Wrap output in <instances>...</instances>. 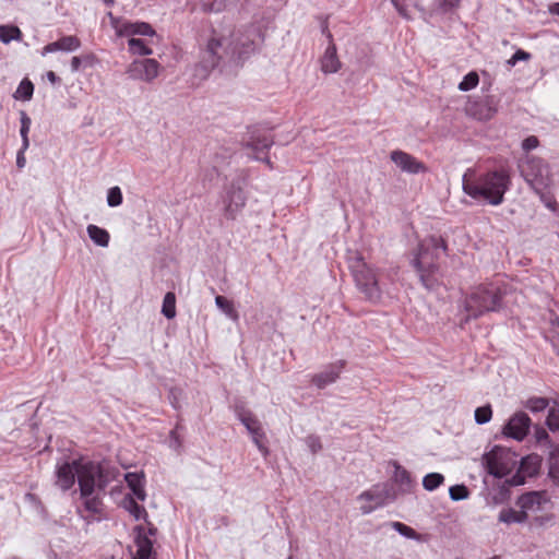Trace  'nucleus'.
Segmentation results:
<instances>
[{"instance_id": "obj_1", "label": "nucleus", "mask_w": 559, "mask_h": 559, "mask_svg": "<svg viewBox=\"0 0 559 559\" xmlns=\"http://www.w3.org/2000/svg\"><path fill=\"white\" fill-rule=\"evenodd\" d=\"M79 486L81 503L76 513L87 524L100 522L107 518L106 507L100 492L105 490L104 469L97 462L75 459L57 463L55 468V486L61 491L71 490L75 483Z\"/></svg>"}, {"instance_id": "obj_18", "label": "nucleus", "mask_w": 559, "mask_h": 559, "mask_svg": "<svg viewBox=\"0 0 559 559\" xmlns=\"http://www.w3.org/2000/svg\"><path fill=\"white\" fill-rule=\"evenodd\" d=\"M341 68L342 62L337 56L336 45L331 41L320 58V69L324 74H332L340 71Z\"/></svg>"}, {"instance_id": "obj_23", "label": "nucleus", "mask_w": 559, "mask_h": 559, "mask_svg": "<svg viewBox=\"0 0 559 559\" xmlns=\"http://www.w3.org/2000/svg\"><path fill=\"white\" fill-rule=\"evenodd\" d=\"M126 481L133 495L141 501H144L146 493L144 490V476L139 473H127Z\"/></svg>"}, {"instance_id": "obj_44", "label": "nucleus", "mask_w": 559, "mask_h": 559, "mask_svg": "<svg viewBox=\"0 0 559 559\" xmlns=\"http://www.w3.org/2000/svg\"><path fill=\"white\" fill-rule=\"evenodd\" d=\"M393 527L406 537H413L415 535V531L412 527H409L401 522H394Z\"/></svg>"}, {"instance_id": "obj_54", "label": "nucleus", "mask_w": 559, "mask_h": 559, "mask_svg": "<svg viewBox=\"0 0 559 559\" xmlns=\"http://www.w3.org/2000/svg\"><path fill=\"white\" fill-rule=\"evenodd\" d=\"M179 428H180V426L176 425L175 429L171 430V432H170L171 438L177 439V431Z\"/></svg>"}, {"instance_id": "obj_21", "label": "nucleus", "mask_w": 559, "mask_h": 559, "mask_svg": "<svg viewBox=\"0 0 559 559\" xmlns=\"http://www.w3.org/2000/svg\"><path fill=\"white\" fill-rule=\"evenodd\" d=\"M466 111L477 120L487 121L495 116L497 109L488 99H484L468 103Z\"/></svg>"}, {"instance_id": "obj_14", "label": "nucleus", "mask_w": 559, "mask_h": 559, "mask_svg": "<svg viewBox=\"0 0 559 559\" xmlns=\"http://www.w3.org/2000/svg\"><path fill=\"white\" fill-rule=\"evenodd\" d=\"M391 160L402 170L408 174H420L427 171V166L413 155L395 150L391 152Z\"/></svg>"}, {"instance_id": "obj_15", "label": "nucleus", "mask_w": 559, "mask_h": 559, "mask_svg": "<svg viewBox=\"0 0 559 559\" xmlns=\"http://www.w3.org/2000/svg\"><path fill=\"white\" fill-rule=\"evenodd\" d=\"M531 418L523 412L515 413L503 428V433L515 440H523L530 429Z\"/></svg>"}, {"instance_id": "obj_34", "label": "nucleus", "mask_w": 559, "mask_h": 559, "mask_svg": "<svg viewBox=\"0 0 559 559\" xmlns=\"http://www.w3.org/2000/svg\"><path fill=\"white\" fill-rule=\"evenodd\" d=\"M479 83V76L476 71L468 72L459 84V90L467 92L475 88Z\"/></svg>"}, {"instance_id": "obj_55", "label": "nucleus", "mask_w": 559, "mask_h": 559, "mask_svg": "<svg viewBox=\"0 0 559 559\" xmlns=\"http://www.w3.org/2000/svg\"><path fill=\"white\" fill-rule=\"evenodd\" d=\"M531 460H536V461H537V456H535V457H531V456L526 457V459L523 461L522 466L524 467V466H525V464H526L528 461H531Z\"/></svg>"}, {"instance_id": "obj_4", "label": "nucleus", "mask_w": 559, "mask_h": 559, "mask_svg": "<svg viewBox=\"0 0 559 559\" xmlns=\"http://www.w3.org/2000/svg\"><path fill=\"white\" fill-rule=\"evenodd\" d=\"M233 41L226 34L211 28L201 35L199 41L200 61L195 72L201 78H206L209 73L226 60H233Z\"/></svg>"}, {"instance_id": "obj_47", "label": "nucleus", "mask_w": 559, "mask_h": 559, "mask_svg": "<svg viewBox=\"0 0 559 559\" xmlns=\"http://www.w3.org/2000/svg\"><path fill=\"white\" fill-rule=\"evenodd\" d=\"M307 443L313 453H316L322 449L320 439L316 436H309L307 438Z\"/></svg>"}, {"instance_id": "obj_46", "label": "nucleus", "mask_w": 559, "mask_h": 559, "mask_svg": "<svg viewBox=\"0 0 559 559\" xmlns=\"http://www.w3.org/2000/svg\"><path fill=\"white\" fill-rule=\"evenodd\" d=\"M531 55L522 49H519L509 60L510 66H514L520 60H528Z\"/></svg>"}, {"instance_id": "obj_7", "label": "nucleus", "mask_w": 559, "mask_h": 559, "mask_svg": "<svg viewBox=\"0 0 559 559\" xmlns=\"http://www.w3.org/2000/svg\"><path fill=\"white\" fill-rule=\"evenodd\" d=\"M348 267L357 289L365 298L373 304L380 301L382 290L379 286L378 272L370 266L361 255L355 251L348 257Z\"/></svg>"}, {"instance_id": "obj_56", "label": "nucleus", "mask_w": 559, "mask_h": 559, "mask_svg": "<svg viewBox=\"0 0 559 559\" xmlns=\"http://www.w3.org/2000/svg\"><path fill=\"white\" fill-rule=\"evenodd\" d=\"M239 0H226V2L228 3V5H231V4H235L237 3Z\"/></svg>"}, {"instance_id": "obj_6", "label": "nucleus", "mask_w": 559, "mask_h": 559, "mask_svg": "<svg viewBox=\"0 0 559 559\" xmlns=\"http://www.w3.org/2000/svg\"><path fill=\"white\" fill-rule=\"evenodd\" d=\"M110 25L118 37H128V50L132 55L148 56L153 49L147 39L136 38V36L153 37L156 32L151 24L146 22H132L122 17L115 16L108 12Z\"/></svg>"}, {"instance_id": "obj_12", "label": "nucleus", "mask_w": 559, "mask_h": 559, "mask_svg": "<svg viewBox=\"0 0 559 559\" xmlns=\"http://www.w3.org/2000/svg\"><path fill=\"white\" fill-rule=\"evenodd\" d=\"M160 64L155 59L134 60L128 67V74L134 80L151 82L157 78Z\"/></svg>"}, {"instance_id": "obj_35", "label": "nucleus", "mask_w": 559, "mask_h": 559, "mask_svg": "<svg viewBox=\"0 0 559 559\" xmlns=\"http://www.w3.org/2000/svg\"><path fill=\"white\" fill-rule=\"evenodd\" d=\"M391 2L394 5V8L397 10L400 15L408 19L409 17L408 7L412 5V7L418 8L419 0H391Z\"/></svg>"}, {"instance_id": "obj_26", "label": "nucleus", "mask_w": 559, "mask_h": 559, "mask_svg": "<svg viewBox=\"0 0 559 559\" xmlns=\"http://www.w3.org/2000/svg\"><path fill=\"white\" fill-rule=\"evenodd\" d=\"M22 32L14 25H0V40L3 44H9L11 40H21Z\"/></svg>"}, {"instance_id": "obj_11", "label": "nucleus", "mask_w": 559, "mask_h": 559, "mask_svg": "<svg viewBox=\"0 0 559 559\" xmlns=\"http://www.w3.org/2000/svg\"><path fill=\"white\" fill-rule=\"evenodd\" d=\"M273 136L267 132L252 131L246 146L252 151V157L257 160H262L272 168V162L266 156L269 150L273 145Z\"/></svg>"}, {"instance_id": "obj_29", "label": "nucleus", "mask_w": 559, "mask_h": 559, "mask_svg": "<svg viewBox=\"0 0 559 559\" xmlns=\"http://www.w3.org/2000/svg\"><path fill=\"white\" fill-rule=\"evenodd\" d=\"M34 93V85L28 79H24L19 84L15 93L14 98L22 99V100H29Z\"/></svg>"}, {"instance_id": "obj_50", "label": "nucleus", "mask_w": 559, "mask_h": 559, "mask_svg": "<svg viewBox=\"0 0 559 559\" xmlns=\"http://www.w3.org/2000/svg\"><path fill=\"white\" fill-rule=\"evenodd\" d=\"M548 12L552 15L559 16V2H554L548 5Z\"/></svg>"}, {"instance_id": "obj_40", "label": "nucleus", "mask_w": 559, "mask_h": 559, "mask_svg": "<svg viewBox=\"0 0 559 559\" xmlns=\"http://www.w3.org/2000/svg\"><path fill=\"white\" fill-rule=\"evenodd\" d=\"M122 192L119 187H112L108 190L107 202L109 206H119L122 203Z\"/></svg>"}, {"instance_id": "obj_53", "label": "nucleus", "mask_w": 559, "mask_h": 559, "mask_svg": "<svg viewBox=\"0 0 559 559\" xmlns=\"http://www.w3.org/2000/svg\"><path fill=\"white\" fill-rule=\"evenodd\" d=\"M47 78H48V80H49L50 82H52V83H55V82L57 81V79H58V78H57V75H56V73H55V72H52V71H49V72L47 73Z\"/></svg>"}, {"instance_id": "obj_16", "label": "nucleus", "mask_w": 559, "mask_h": 559, "mask_svg": "<svg viewBox=\"0 0 559 559\" xmlns=\"http://www.w3.org/2000/svg\"><path fill=\"white\" fill-rule=\"evenodd\" d=\"M246 205V195L241 188H233L224 199V215L227 219H236L239 212Z\"/></svg>"}, {"instance_id": "obj_45", "label": "nucleus", "mask_w": 559, "mask_h": 559, "mask_svg": "<svg viewBox=\"0 0 559 559\" xmlns=\"http://www.w3.org/2000/svg\"><path fill=\"white\" fill-rule=\"evenodd\" d=\"M538 145L539 141L535 135H530L522 142V147L526 152L536 148Z\"/></svg>"}, {"instance_id": "obj_2", "label": "nucleus", "mask_w": 559, "mask_h": 559, "mask_svg": "<svg viewBox=\"0 0 559 559\" xmlns=\"http://www.w3.org/2000/svg\"><path fill=\"white\" fill-rule=\"evenodd\" d=\"M463 191L475 200H485L491 205L503 202L504 193L509 190L511 178L507 169L491 170L480 176L467 169L463 175Z\"/></svg>"}, {"instance_id": "obj_27", "label": "nucleus", "mask_w": 559, "mask_h": 559, "mask_svg": "<svg viewBox=\"0 0 559 559\" xmlns=\"http://www.w3.org/2000/svg\"><path fill=\"white\" fill-rule=\"evenodd\" d=\"M358 499L360 500H366V501H374L376 502V506H371V504H364L361 506V511L364 514H368L370 512H372L376 507H379L382 504V497L380 493H374L373 491L371 490H367V491H364L359 495Z\"/></svg>"}, {"instance_id": "obj_24", "label": "nucleus", "mask_w": 559, "mask_h": 559, "mask_svg": "<svg viewBox=\"0 0 559 559\" xmlns=\"http://www.w3.org/2000/svg\"><path fill=\"white\" fill-rule=\"evenodd\" d=\"M527 520V514L522 509L516 511L512 508L502 509L499 513V521L506 524L523 523Z\"/></svg>"}, {"instance_id": "obj_48", "label": "nucleus", "mask_w": 559, "mask_h": 559, "mask_svg": "<svg viewBox=\"0 0 559 559\" xmlns=\"http://www.w3.org/2000/svg\"><path fill=\"white\" fill-rule=\"evenodd\" d=\"M25 151L26 150H24L23 146H22L21 150L17 153L16 165H17L19 168H23L25 166V163H26L25 155H24Z\"/></svg>"}, {"instance_id": "obj_8", "label": "nucleus", "mask_w": 559, "mask_h": 559, "mask_svg": "<svg viewBox=\"0 0 559 559\" xmlns=\"http://www.w3.org/2000/svg\"><path fill=\"white\" fill-rule=\"evenodd\" d=\"M520 170L525 181L537 193H542L552 183V174L549 165L539 157L527 156V158L520 165Z\"/></svg>"}, {"instance_id": "obj_19", "label": "nucleus", "mask_w": 559, "mask_h": 559, "mask_svg": "<svg viewBox=\"0 0 559 559\" xmlns=\"http://www.w3.org/2000/svg\"><path fill=\"white\" fill-rule=\"evenodd\" d=\"M484 460L489 474L496 477H503L508 473V465L502 461V451L500 449L491 450L485 454Z\"/></svg>"}, {"instance_id": "obj_39", "label": "nucleus", "mask_w": 559, "mask_h": 559, "mask_svg": "<svg viewBox=\"0 0 559 559\" xmlns=\"http://www.w3.org/2000/svg\"><path fill=\"white\" fill-rule=\"evenodd\" d=\"M449 495L452 500L459 501L468 498L469 490L465 485H454L450 487Z\"/></svg>"}, {"instance_id": "obj_30", "label": "nucleus", "mask_w": 559, "mask_h": 559, "mask_svg": "<svg viewBox=\"0 0 559 559\" xmlns=\"http://www.w3.org/2000/svg\"><path fill=\"white\" fill-rule=\"evenodd\" d=\"M162 313L167 319H174L176 317V296L173 292H168L163 300Z\"/></svg>"}, {"instance_id": "obj_20", "label": "nucleus", "mask_w": 559, "mask_h": 559, "mask_svg": "<svg viewBox=\"0 0 559 559\" xmlns=\"http://www.w3.org/2000/svg\"><path fill=\"white\" fill-rule=\"evenodd\" d=\"M229 38L233 41L231 57L234 61L242 60L255 49L254 40L249 37L230 34Z\"/></svg>"}, {"instance_id": "obj_51", "label": "nucleus", "mask_w": 559, "mask_h": 559, "mask_svg": "<svg viewBox=\"0 0 559 559\" xmlns=\"http://www.w3.org/2000/svg\"><path fill=\"white\" fill-rule=\"evenodd\" d=\"M81 67V58L75 56L71 59L72 71H78Z\"/></svg>"}, {"instance_id": "obj_38", "label": "nucleus", "mask_w": 559, "mask_h": 559, "mask_svg": "<svg viewBox=\"0 0 559 559\" xmlns=\"http://www.w3.org/2000/svg\"><path fill=\"white\" fill-rule=\"evenodd\" d=\"M491 417H492V409H491L490 405L477 407L475 409V420L477 424H480V425L486 424V423L490 421Z\"/></svg>"}, {"instance_id": "obj_25", "label": "nucleus", "mask_w": 559, "mask_h": 559, "mask_svg": "<svg viewBox=\"0 0 559 559\" xmlns=\"http://www.w3.org/2000/svg\"><path fill=\"white\" fill-rule=\"evenodd\" d=\"M87 234L96 245L100 247L108 246L110 236L106 229L91 224L87 226Z\"/></svg>"}, {"instance_id": "obj_36", "label": "nucleus", "mask_w": 559, "mask_h": 559, "mask_svg": "<svg viewBox=\"0 0 559 559\" xmlns=\"http://www.w3.org/2000/svg\"><path fill=\"white\" fill-rule=\"evenodd\" d=\"M227 7L226 0H201V8L204 12H221Z\"/></svg>"}, {"instance_id": "obj_42", "label": "nucleus", "mask_w": 559, "mask_h": 559, "mask_svg": "<svg viewBox=\"0 0 559 559\" xmlns=\"http://www.w3.org/2000/svg\"><path fill=\"white\" fill-rule=\"evenodd\" d=\"M436 3L442 13H448L460 5V0H437Z\"/></svg>"}, {"instance_id": "obj_5", "label": "nucleus", "mask_w": 559, "mask_h": 559, "mask_svg": "<svg viewBox=\"0 0 559 559\" xmlns=\"http://www.w3.org/2000/svg\"><path fill=\"white\" fill-rule=\"evenodd\" d=\"M447 250V242L440 236H429L419 245L412 261L413 266L419 275L421 284L431 289L437 285L436 273L438 272V259L440 251Z\"/></svg>"}, {"instance_id": "obj_49", "label": "nucleus", "mask_w": 559, "mask_h": 559, "mask_svg": "<svg viewBox=\"0 0 559 559\" xmlns=\"http://www.w3.org/2000/svg\"><path fill=\"white\" fill-rule=\"evenodd\" d=\"M322 33L328 37L329 43L333 41V35L331 34L329 29L328 20H324L322 23Z\"/></svg>"}, {"instance_id": "obj_13", "label": "nucleus", "mask_w": 559, "mask_h": 559, "mask_svg": "<svg viewBox=\"0 0 559 559\" xmlns=\"http://www.w3.org/2000/svg\"><path fill=\"white\" fill-rule=\"evenodd\" d=\"M345 367L346 360L341 359L332 362L328 365L323 371L313 374L311 377V383L318 389H324L337 381Z\"/></svg>"}, {"instance_id": "obj_3", "label": "nucleus", "mask_w": 559, "mask_h": 559, "mask_svg": "<svg viewBox=\"0 0 559 559\" xmlns=\"http://www.w3.org/2000/svg\"><path fill=\"white\" fill-rule=\"evenodd\" d=\"M503 297L501 288L493 283H480L469 287L462 300V307L466 314L462 319L461 325L487 313L500 311L503 307Z\"/></svg>"}, {"instance_id": "obj_22", "label": "nucleus", "mask_w": 559, "mask_h": 559, "mask_svg": "<svg viewBox=\"0 0 559 559\" xmlns=\"http://www.w3.org/2000/svg\"><path fill=\"white\" fill-rule=\"evenodd\" d=\"M80 47L81 40L76 36L68 35L46 45L43 49V55H46L48 52H56L58 50L73 51L79 49Z\"/></svg>"}, {"instance_id": "obj_17", "label": "nucleus", "mask_w": 559, "mask_h": 559, "mask_svg": "<svg viewBox=\"0 0 559 559\" xmlns=\"http://www.w3.org/2000/svg\"><path fill=\"white\" fill-rule=\"evenodd\" d=\"M548 502L549 498L546 491H530L520 496L516 504L527 514L542 511Z\"/></svg>"}, {"instance_id": "obj_10", "label": "nucleus", "mask_w": 559, "mask_h": 559, "mask_svg": "<svg viewBox=\"0 0 559 559\" xmlns=\"http://www.w3.org/2000/svg\"><path fill=\"white\" fill-rule=\"evenodd\" d=\"M238 418L251 435L252 441L259 451L263 454V456H267L269 449L266 447V436L257 416L250 411H241L238 414Z\"/></svg>"}, {"instance_id": "obj_41", "label": "nucleus", "mask_w": 559, "mask_h": 559, "mask_svg": "<svg viewBox=\"0 0 559 559\" xmlns=\"http://www.w3.org/2000/svg\"><path fill=\"white\" fill-rule=\"evenodd\" d=\"M546 423L550 430H559V407L549 409Z\"/></svg>"}, {"instance_id": "obj_28", "label": "nucleus", "mask_w": 559, "mask_h": 559, "mask_svg": "<svg viewBox=\"0 0 559 559\" xmlns=\"http://www.w3.org/2000/svg\"><path fill=\"white\" fill-rule=\"evenodd\" d=\"M123 506L135 520L145 519L147 516L145 508L139 504L132 497L126 498Z\"/></svg>"}, {"instance_id": "obj_9", "label": "nucleus", "mask_w": 559, "mask_h": 559, "mask_svg": "<svg viewBox=\"0 0 559 559\" xmlns=\"http://www.w3.org/2000/svg\"><path fill=\"white\" fill-rule=\"evenodd\" d=\"M136 551L133 559H156V552L153 549L157 528L148 523L147 526L138 525L134 528Z\"/></svg>"}, {"instance_id": "obj_32", "label": "nucleus", "mask_w": 559, "mask_h": 559, "mask_svg": "<svg viewBox=\"0 0 559 559\" xmlns=\"http://www.w3.org/2000/svg\"><path fill=\"white\" fill-rule=\"evenodd\" d=\"M444 481V477L440 473L427 474L423 479V486L426 490L432 491L441 486Z\"/></svg>"}, {"instance_id": "obj_57", "label": "nucleus", "mask_w": 559, "mask_h": 559, "mask_svg": "<svg viewBox=\"0 0 559 559\" xmlns=\"http://www.w3.org/2000/svg\"><path fill=\"white\" fill-rule=\"evenodd\" d=\"M104 2H105L106 4H109V5L114 3V1H112V0H104Z\"/></svg>"}, {"instance_id": "obj_33", "label": "nucleus", "mask_w": 559, "mask_h": 559, "mask_svg": "<svg viewBox=\"0 0 559 559\" xmlns=\"http://www.w3.org/2000/svg\"><path fill=\"white\" fill-rule=\"evenodd\" d=\"M524 406L533 413L543 412L549 406V400L546 397L533 396L525 402Z\"/></svg>"}, {"instance_id": "obj_52", "label": "nucleus", "mask_w": 559, "mask_h": 559, "mask_svg": "<svg viewBox=\"0 0 559 559\" xmlns=\"http://www.w3.org/2000/svg\"><path fill=\"white\" fill-rule=\"evenodd\" d=\"M547 439H548V433L545 430L537 431V440L538 441L547 440Z\"/></svg>"}, {"instance_id": "obj_43", "label": "nucleus", "mask_w": 559, "mask_h": 559, "mask_svg": "<svg viewBox=\"0 0 559 559\" xmlns=\"http://www.w3.org/2000/svg\"><path fill=\"white\" fill-rule=\"evenodd\" d=\"M395 479L397 481H400L401 484H408L411 483V475L409 473L403 468L402 466L400 465H396V468H395Z\"/></svg>"}, {"instance_id": "obj_31", "label": "nucleus", "mask_w": 559, "mask_h": 559, "mask_svg": "<svg viewBox=\"0 0 559 559\" xmlns=\"http://www.w3.org/2000/svg\"><path fill=\"white\" fill-rule=\"evenodd\" d=\"M215 304L216 306L222 310L224 311L229 318L234 319V320H237L238 319V313L237 311L235 310V307H234V304L233 301L228 300L226 297L224 296H216L215 298Z\"/></svg>"}, {"instance_id": "obj_37", "label": "nucleus", "mask_w": 559, "mask_h": 559, "mask_svg": "<svg viewBox=\"0 0 559 559\" xmlns=\"http://www.w3.org/2000/svg\"><path fill=\"white\" fill-rule=\"evenodd\" d=\"M31 122H32L31 118L24 111H22L21 112V130H20V133H21V136H22V140H23V148L24 150H27L28 145H29L28 131H29V128H31Z\"/></svg>"}, {"instance_id": "obj_58", "label": "nucleus", "mask_w": 559, "mask_h": 559, "mask_svg": "<svg viewBox=\"0 0 559 559\" xmlns=\"http://www.w3.org/2000/svg\"><path fill=\"white\" fill-rule=\"evenodd\" d=\"M288 559H292V557H289Z\"/></svg>"}]
</instances>
